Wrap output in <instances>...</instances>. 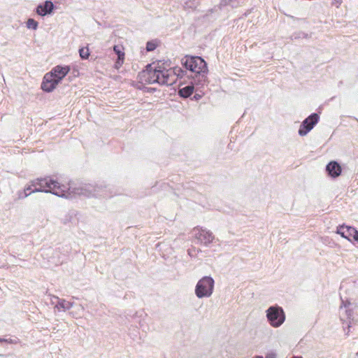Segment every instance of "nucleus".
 <instances>
[{
  "mask_svg": "<svg viewBox=\"0 0 358 358\" xmlns=\"http://www.w3.org/2000/svg\"><path fill=\"white\" fill-rule=\"evenodd\" d=\"M294 358H302V357H294Z\"/></svg>",
  "mask_w": 358,
  "mask_h": 358,
  "instance_id": "obj_31",
  "label": "nucleus"
},
{
  "mask_svg": "<svg viewBox=\"0 0 358 358\" xmlns=\"http://www.w3.org/2000/svg\"><path fill=\"white\" fill-rule=\"evenodd\" d=\"M156 47V44L152 41H148L146 44V50L149 52L155 50Z\"/></svg>",
  "mask_w": 358,
  "mask_h": 358,
  "instance_id": "obj_20",
  "label": "nucleus"
},
{
  "mask_svg": "<svg viewBox=\"0 0 358 358\" xmlns=\"http://www.w3.org/2000/svg\"><path fill=\"white\" fill-rule=\"evenodd\" d=\"M182 66L192 73L188 77L192 78L195 85H203L206 80L208 72L207 63L199 56H185L181 60Z\"/></svg>",
  "mask_w": 358,
  "mask_h": 358,
  "instance_id": "obj_2",
  "label": "nucleus"
},
{
  "mask_svg": "<svg viewBox=\"0 0 358 358\" xmlns=\"http://www.w3.org/2000/svg\"><path fill=\"white\" fill-rule=\"evenodd\" d=\"M199 97H200V95L194 96V98H196V99H198Z\"/></svg>",
  "mask_w": 358,
  "mask_h": 358,
  "instance_id": "obj_29",
  "label": "nucleus"
},
{
  "mask_svg": "<svg viewBox=\"0 0 358 358\" xmlns=\"http://www.w3.org/2000/svg\"><path fill=\"white\" fill-rule=\"evenodd\" d=\"M53 299H56L57 301L55 308H57L58 310H62L65 311L69 310L73 306V303L67 301L64 299H60L57 296H53Z\"/></svg>",
  "mask_w": 358,
  "mask_h": 358,
  "instance_id": "obj_13",
  "label": "nucleus"
},
{
  "mask_svg": "<svg viewBox=\"0 0 358 358\" xmlns=\"http://www.w3.org/2000/svg\"><path fill=\"white\" fill-rule=\"evenodd\" d=\"M38 23L34 19L29 18L27 22V27L29 29L36 30L38 28Z\"/></svg>",
  "mask_w": 358,
  "mask_h": 358,
  "instance_id": "obj_17",
  "label": "nucleus"
},
{
  "mask_svg": "<svg viewBox=\"0 0 358 358\" xmlns=\"http://www.w3.org/2000/svg\"><path fill=\"white\" fill-rule=\"evenodd\" d=\"M326 171L331 178H336L341 175L342 169L337 162L332 161L326 166Z\"/></svg>",
  "mask_w": 358,
  "mask_h": 358,
  "instance_id": "obj_11",
  "label": "nucleus"
},
{
  "mask_svg": "<svg viewBox=\"0 0 358 358\" xmlns=\"http://www.w3.org/2000/svg\"><path fill=\"white\" fill-rule=\"evenodd\" d=\"M288 17H291V18H294V17H293V16H292V15H288Z\"/></svg>",
  "mask_w": 358,
  "mask_h": 358,
  "instance_id": "obj_30",
  "label": "nucleus"
},
{
  "mask_svg": "<svg viewBox=\"0 0 358 358\" xmlns=\"http://www.w3.org/2000/svg\"><path fill=\"white\" fill-rule=\"evenodd\" d=\"M195 83H194V81L192 82L191 85L185 86L181 89L179 90L178 94L181 97L183 98H187L190 96L193 92H194V85Z\"/></svg>",
  "mask_w": 358,
  "mask_h": 358,
  "instance_id": "obj_14",
  "label": "nucleus"
},
{
  "mask_svg": "<svg viewBox=\"0 0 358 358\" xmlns=\"http://www.w3.org/2000/svg\"><path fill=\"white\" fill-rule=\"evenodd\" d=\"M54 4L51 1H45L43 3L38 5L36 7V13L41 16H45L50 14L54 9Z\"/></svg>",
  "mask_w": 358,
  "mask_h": 358,
  "instance_id": "obj_10",
  "label": "nucleus"
},
{
  "mask_svg": "<svg viewBox=\"0 0 358 358\" xmlns=\"http://www.w3.org/2000/svg\"><path fill=\"white\" fill-rule=\"evenodd\" d=\"M124 57H123V55H119V57H117V59L115 62V68L116 69H119L122 65V64L124 62Z\"/></svg>",
  "mask_w": 358,
  "mask_h": 358,
  "instance_id": "obj_19",
  "label": "nucleus"
},
{
  "mask_svg": "<svg viewBox=\"0 0 358 358\" xmlns=\"http://www.w3.org/2000/svg\"><path fill=\"white\" fill-rule=\"evenodd\" d=\"M5 342L8 343H17V339H11V338H0V343Z\"/></svg>",
  "mask_w": 358,
  "mask_h": 358,
  "instance_id": "obj_21",
  "label": "nucleus"
},
{
  "mask_svg": "<svg viewBox=\"0 0 358 358\" xmlns=\"http://www.w3.org/2000/svg\"><path fill=\"white\" fill-rule=\"evenodd\" d=\"M31 191H34V188L31 186V185H28L27 187H26L24 189V193H29V192Z\"/></svg>",
  "mask_w": 358,
  "mask_h": 358,
  "instance_id": "obj_25",
  "label": "nucleus"
},
{
  "mask_svg": "<svg viewBox=\"0 0 358 358\" xmlns=\"http://www.w3.org/2000/svg\"><path fill=\"white\" fill-rule=\"evenodd\" d=\"M355 228L350 226H345V225H340L337 227V234H340L342 237L350 240L351 238H352L353 233L352 231L355 230Z\"/></svg>",
  "mask_w": 358,
  "mask_h": 358,
  "instance_id": "obj_12",
  "label": "nucleus"
},
{
  "mask_svg": "<svg viewBox=\"0 0 358 358\" xmlns=\"http://www.w3.org/2000/svg\"><path fill=\"white\" fill-rule=\"evenodd\" d=\"M320 117L317 113H313L306 117L300 125L299 129V135L301 136H306L310 131L315 125L318 122Z\"/></svg>",
  "mask_w": 358,
  "mask_h": 358,
  "instance_id": "obj_8",
  "label": "nucleus"
},
{
  "mask_svg": "<svg viewBox=\"0 0 358 358\" xmlns=\"http://www.w3.org/2000/svg\"><path fill=\"white\" fill-rule=\"evenodd\" d=\"M34 189H41L38 192L50 193L59 197L66 196L65 185L59 184L50 176L38 178L30 182Z\"/></svg>",
  "mask_w": 358,
  "mask_h": 358,
  "instance_id": "obj_4",
  "label": "nucleus"
},
{
  "mask_svg": "<svg viewBox=\"0 0 358 358\" xmlns=\"http://www.w3.org/2000/svg\"><path fill=\"white\" fill-rule=\"evenodd\" d=\"M199 97H200V95L194 96V98H196V99H198Z\"/></svg>",
  "mask_w": 358,
  "mask_h": 358,
  "instance_id": "obj_27",
  "label": "nucleus"
},
{
  "mask_svg": "<svg viewBox=\"0 0 358 358\" xmlns=\"http://www.w3.org/2000/svg\"><path fill=\"white\" fill-rule=\"evenodd\" d=\"M341 305L340 306V309L342 310L343 308H345L348 318H350L352 315V309L350 308V307L352 306V304L348 299L344 300L342 296H341Z\"/></svg>",
  "mask_w": 358,
  "mask_h": 358,
  "instance_id": "obj_15",
  "label": "nucleus"
},
{
  "mask_svg": "<svg viewBox=\"0 0 358 358\" xmlns=\"http://www.w3.org/2000/svg\"><path fill=\"white\" fill-rule=\"evenodd\" d=\"M353 233V236H352V238L356 241H358V231L355 229V230L352 231Z\"/></svg>",
  "mask_w": 358,
  "mask_h": 358,
  "instance_id": "obj_23",
  "label": "nucleus"
},
{
  "mask_svg": "<svg viewBox=\"0 0 358 358\" xmlns=\"http://www.w3.org/2000/svg\"><path fill=\"white\" fill-rule=\"evenodd\" d=\"M69 66H56L51 71L46 73L43 78L41 84V89L47 92H52L55 89L59 83L68 74L70 71Z\"/></svg>",
  "mask_w": 358,
  "mask_h": 358,
  "instance_id": "obj_5",
  "label": "nucleus"
},
{
  "mask_svg": "<svg viewBox=\"0 0 358 358\" xmlns=\"http://www.w3.org/2000/svg\"><path fill=\"white\" fill-rule=\"evenodd\" d=\"M342 3V0H333L332 5L336 6L337 8Z\"/></svg>",
  "mask_w": 358,
  "mask_h": 358,
  "instance_id": "obj_24",
  "label": "nucleus"
},
{
  "mask_svg": "<svg viewBox=\"0 0 358 358\" xmlns=\"http://www.w3.org/2000/svg\"><path fill=\"white\" fill-rule=\"evenodd\" d=\"M194 237L198 242L206 246H208L215 239V236L210 231L203 229L202 227H194Z\"/></svg>",
  "mask_w": 358,
  "mask_h": 358,
  "instance_id": "obj_9",
  "label": "nucleus"
},
{
  "mask_svg": "<svg viewBox=\"0 0 358 358\" xmlns=\"http://www.w3.org/2000/svg\"><path fill=\"white\" fill-rule=\"evenodd\" d=\"M106 187L103 185L94 186L92 184L87 183H80L78 185H74L69 183L68 185H65V194L66 196H63V198H71L73 196H84L86 197H108L110 196L106 193Z\"/></svg>",
  "mask_w": 358,
  "mask_h": 358,
  "instance_id": "obj_3",
  "label": "nucleus"
},
{
  "mask_svg": "<svg viewBox=\"0 0 358 358\" xmlns=\"http://www.w3.org/2000/svg\"><path fill=\"white\" fill-rule=\"evenodd\" d=\"M41 190V189H34V191H31L29 193H24V192H19L18 199H23L27 197L28 196H29L31 194L38 192Z\"/></svg>",
  "mask_w": 358,
  "mask_h": 358,
  "instance_id": "obj_18",
  "label": "nucleus"
},
{
  "mask_svg": "<svg viewBox=\"0 0 358 358\" xmlns=\"http://www.w3.org/2000/svg\"><path fill=\"white\" fill-rule=\"evenodd\" d=\"M164 64L152 63L148 64L143 72L145 81L148 84L158 83L161 85H172L178 77H182L184 71L180 67L166 69Z\"/></svg>",
  "mask_w": 358,
  "mask_h": 358,
  "instance_id": "obj_1",
  "label": "nucleus"
},
{
  "mask_svg": "<svg viewBox=\"0 0 358 358\" xmlns=\"http://www.w3.org/2000/svg\"><path fill=\"white\" fill-rule=\"evenodd\" d=\"M232 0H223L224 4H227L231 2Z\"/></svg>",
  "mask_w": 358,
  "mask_h": 358,
  "instance_id": "obj_26",
  "label": "nucleus"
},
{
  "mask_svg": "<svg viewBox=\"0 0 358 358\" xmlns=\"http://www.w3.org/2000/svg\"><path fill=\"white\" fill-rule=\"evenodd\" d=\"M199 97H200V95L194 96V98H196V99H198Z\"/></svg>",
  "mask_w": 358,
  "mask_h": 358,
  "instance_id": "obj_28",
  "label": "nucleus"
},
{
  "mask_svg": "<svg viewBox=\"0 0 358 358\" xmlns=\"http://www.w3.org/2000/svg\"><path fill=\"white\" fill-rule=\"evenodd\" d=\"M266 317L268 324L273 328L280 327L286 319L283 308L278 305L268 307L266 310Z\"/></svg>",
  "mask_w": 358,
  "mask_h": 358,
  "instance_id": "obj_6",
  "label": "nucleus"
},
{
  "mask_svg": "<svg viewBox=\"0 0 358 358\" xmlns=\"http://www.w3.org/2000/svg\"><path fill=\"white\" fill-rule=\"evenodd\" d=\"M79 55L82 59H87L90 56V51L87 47H83L79 49Z\"/></svg>",
  "mask_w": 358,
  "mask_h": 358,
  "instance_id": "obj_16",
  "label": "nucleus"
},
{
  "mask_svg": "<svg viewBox=\"0 0 358 358\" xmlns=\"http://www.w3.org/2000/svg\"><path fill=\"white\" fill-rule=\"evenodd\" d=\"M113 50L115 52V53L117 54V57H119V55H123V57H124V53L120 50V47L117 46V45H115L113 47Z\"/></svg>",
  "mask_w": 358,
  "mask_h": 358,
  "instance_id": "obj_22",
  "label": "nucleus"
},
{
  "mask_svg": "<svg viewBox=\"0 0 358 358\" xmlns=\"http://www.w3.org/2000/svg\"><path fill=\"white\" fill-rule=\"evenodd\" d=\"M215 281L210 276L200 279L195 287V294L199 299L210 297L214 289Z\"/></svg>",
  "mask_w": 358,
  "mask_h": 358,
  "instance_id": "obj_7",
  "label": "nucleus"
}]
</instances>
